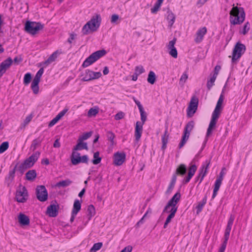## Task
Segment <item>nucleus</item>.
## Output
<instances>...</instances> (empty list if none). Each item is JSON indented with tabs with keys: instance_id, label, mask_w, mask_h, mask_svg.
Listing matches in <instances>:
<instances>
[{
	"instance_id": "obj_1",
	"label": "nucleus",
	"mask_w": 252,
	"mask_h": 252,
	"mask_svg": "<svg viewBox=\"0 0 252 252\" xmlns=\"http://www.w3.org/2000/svg\"><path fill=\"white\" fill-rule=\"evenodd\" d=\"M181 194L179 192L175 193L174 196L170 199L167 205L165 206L163 213H170L166 219L163 227L166 228L169 223L170 222L171 219H173L177 210V204L180 200Z\"/></svg>"
},
{
	"instance_id": "obj_2",
	"label": "nucleus",
	"mask_w": 252,
	"mask_h": 252,
	"mask_svg": "<svg viewBox=\"0 0 252 252\" xmlns=\"http://www.w3.org/2000/svg\"><path fill=\"white\" fill-rule=\"evenodd\" d=\"M224 99L222 93L220 94L219 100H218L217 105L214 110L211 121L210 122L208 128L207 129L206 136L208 137L211 135L213 129L215 127L217 122L219 119L222 110V104Z\"/></svg>"
},
{
	"instance_id": "obj_3",
	"label": "nucleus",
	"mask_w": 252,
	"mask_h": 252,
	"mask_svg": "<svg viewBox=\"0 0 252 252\" xmlns=\"http://www.w3.org/2000/svg\"><path fill=\"white\" fill-rule=\"evenodd\" d=\"M101 18L99 14H96L93 16L83 27L82 32L84 35L95 32L100 26Z\"/></svg>"
},
{
	"instance_id": "obj_4",
	"label": "nucleus",
	"mask_w": 252,
	"mask_h": 252,
	"mask_svg": "<svg viewBox=\"0 0 252 252\" xmlns=\"http://www.w3.org/2000/svg\"><path fill=\"white\" fill-rule=\"evenodd\" d=\"M245 13L242 7L233 6L230 11V22L231 25H240L245 20Z\"/></svg>"
},
{
	"instance_id": "obj_5",
	"label": "nucleus",
	"mask_w": 252,
	"mask_h": 252,
	"mask_svg": "<svg viewBox=\"0 0 252 252\" xmlns=\"http://www.w3.org/2000/svg\"><path fill=\"white\" fill-rule=\"evenodd\" d=\"M140 114L141 122L137 121L136 123L134 136L135 140L138 141L141 136L143 131V126L147 121V114L144 111V108L139 110Z\"/></svg>"
},
{
	"instance_id": "obj_6",
	"label": "nucleus",
	"mask_w": 252,
	"mask_h": 252,
	"mask_svg": "<svg viewBox=\"0 0 252 252\" xmlns=\"http://www.w3.org/2000/svg\"><path fill=\"white\" fill-rule=\"evenodd\" d=\"M44 28V25L39 22L27 21L25 25V31L32 35L37 33Z\"/></svg>"
},
{
	"instance_id": "obj_7",
	"label": "nucleus",
	"mask_w": 252,
	"mask_h": 252,
	"mask_svg": "<svg viewBox=\"0 0 252 252\" xmlns=\"http://www.w3.org/2000/svg\"><path fill=\"white\" fill-rule=\"evenodd\" d=\"M106 52L104 50L97 51L92 54L84 62L82 66L87 67L105 55Z\"/></svg>"
},
{
	"instance_id": "obj_8",
	"label": "nucleus",
	"mask_w": 252,
	"mask_h": 252,
	"mask_svg": "<svg viewBox=\"0 0 252 252\" xmlns=\"http://www.w3.org/2000/svg\"><path fill=\"white\" fill-rule=\"evenodd\" d=\"M234 219V216L231 215L225 230L224 241L220 249L219 252H224L225 251Z\"/></svg>"
},
{
	"instance_id": "obj_9",
	"label": "nucleus",
	"mask_w": 252,
	"mask_h": 252,
	"mask_svg": "<svg viewBox=\"0 0 252 252\" xmlns=\"http://www.w3.org/2000/svg\"><path fill=\"white\" fill-rule=\"evenodd\" d=\"M28 198V192L25 186L21 184L18 187L15 194V199L19 203H25Z\"/></svg>"
},
{
	"instance_id": "obj_10",
	"label": "nucleus",
	"mask_w": 252,
	"mask_h": 252,
	"mask_svg": "<svg viewBox=\"0 0 252 252\" xmlns=\"http://www.w3.org/2000/svg\"><path fill=\"white\" fill-rule=\"evenodd\" d=\"M40 155V152L37 151L33 154L29 158L26 159L23 163L19 166L21 170H24L32 167L37 161Z\"/></svg>"
},
{
	"instance_id": "obj_11",
	"label": "nucleus",
	"mask_w": 252,
	"mask_h": 252,
	"mask_svg": "<svg viewBox=\"0 0 252 252\" xmlns=\"http://www.w3.org/2000/svg\"><path fill=\"white\" fill-rule=\"evenodd\" d=\"M246 51V46L243 44L237 42L233 50L232 62H235L239 59Z\"/></svg>"
},
{
	"instance_id": "obj_12",
	"label": "nucleus",
	"mask_w": 252,
	"mask_h": 252,
	"mask_svg": "<svg viewBox=\"0 0 252 252\" xmlns=\"http://www.w3.org/2000/svg\"><path fill=\"white\" fill-rule=\"evenodd\" d=\"M71 161L73 165H76L80 163L88 164L89 158L87 155L80 156L78 152L73 151L70 157Z\"/></svg>"
},
{
	"instance_id": "obj_13",
	"label": "nucleus",
	"mask_w": 252,
	"mask_h": 252,
	"mask_svg": "<svg viewBox=\"0 0 252 252\" xmlns=\"http://www.w3.org/2000/svg\"><path fill=\"white\" fill-rule=\"evenodd\" d=\"M194 122L192 121H189L186 125L184 131V135L182 136V140L179 145V148H181L184 146L188 140L190 135V132L194 127Z\"/></svg>"
},
{
	"instance_id": "obj_14",
	"label": "nucleus",
	"mask_w": 252,
	"mask_h": 252,
	"mask_svg": "<svg viewBox=\"0 0 252 252\" xmlns=\"http://www.w3.org/2000/svg\"><path fill=\"white\" fill-rule=\"evenodd\" d=\"M43 68H41L36 73L35 77L32 80L31 85L32 89L34 94H37L39 92L38 84L40 81V78L43 73Z\"/></svg>"
},
{
	"instance_id": "obj_15",
	"label": "nucleus",
	"mask_w": 252,
	"mask_h": 252,
	"mask_svg": "<svg viewBox=\"0 0 252 252\" xmlns=\"http://www.w3.org/2000/svg\"><path fill=\"white\" fill-rule=\"evenodd\" d=\"M36 197L38 200L44 202L48 199V192L44 186H37L36 188Z\"/></svg>"
},
{
	"instance_id": "obj_16",
	"label": "nucleus",
	"mask_w": 252,
	"mask_h": 252,
	"mask_svg": "<svg viewBox=\"0 0 252 252\" xmlns=\"http://www.w3.org/2000/svg\"><path fill=\"white\" fill-rule=\"evenodd\" d=\"M225 168H223L220 173V175L219 177L217 179V180L215 181V185H214V188L213 190V193L212 195V199H214L216 195H217V192L218 190H219V189L221 185L222 181L223 179V176L224 175V170H225Z\"/></svg>"
},
{
	"instance_id": "obj_17",
	"label": "nucleus",
	"mask_w": 252,
	"mask_h": 252,
	"mask_svg": "<svg viewBox=\"0 0 252 252\" xmlns=\"http://www.w3.org/2000/svg\"><path fill=\"white\" fill-rule=\"evenodd\" d=\"M198 103V99L195 97H192L187 109V115L188 117H192L195 113L197 109Z\"/></svg>"
},
{
	"instance_id": "obj_18",
	"label": "nucleus",
	"mask_w": 252,
	"mask_h": 252,
	"mask_svg": "<svg viewBox=\"0 0 252 252\" xmlns=\"http://www.w3.org/2000/svg\"><path fill=\"white\" fill-rule=\"evenodd\" d=\"M126 155L124 153H115L114 155V164L117 166L121 165L125 161Z\"/></svg>"
},
{
	"instance_id": "obj_19",
	"label": "nucleus",
	"mask_w": 252,
	"mask_h": 252,
	"mask_svg": "<svg viewBox=\"0 0 252 252\" xmlns=\"http://www.w3.org/2000/svg\"><path fill=\"white\" fill-rule=\"evenodd\" d=\"M59 206L51 204L47 208V214L51 217H56L58 214Z\"/></svg>"
},
{
	"instance_id": "obj_20",
	"label": "nucleus",
	"mask_w": 252,
	"mask_h": 252,
	"mask_svg": "<svg viewBox=\"0 0 252 252\" xmlns=\"http://www.w3.org/2000/svg\"><path fill=\"white\" fill-rule=\"evenodd\" d=\"M13 61L11 58H8L3 61L0 64V71L3 74L6 70L10 66Z\"/></svg>"
},
{
	"instance_id": "obj_21",
	"label": "nucleus",
	"mask_w": 252,
	"mask_h": 252,
	"mask_svg": "<svg viewBox=\"0 0 252 252\" xmlns=\"http://www.w3.org/2000/svg\"><path fill=\"white\" fill-rule=\"evenodd\" d=\"M206 32L207 29L206 27H203L199 29L196 33V37L194 39L195 42L196 43H200L201 42Z\"/></svg>"
},
{
	"instance_id": "obj_22",
	"label": "nucleus",
	"mask_w": 252,
	"mask_h": 252,
	"mask_svg": "<svg viewBox=\"0 0 252 252\" xmlns=\"http://www.w3.org/2000/svg\"><path fill=\"white\" fill-rule=\"evenodd\" d=\"M18 221L21 225H28L30 224V219L26 215L20 213L18 216Z\"/></svg>"
},
{
	"instance_id": "obj_23",
	"label": "nucleus",
	"mask_w": 252,
	"mask_h": 252,
	"mask_svg": "<svg viewBox=\"0 0 252 252\" xmlns=\"http://www.w3.org/2000/svg\"><path fill=\"white\" fill-rule=\"evenodd\" d=\"M83 149L88 150L87 143L86 142H83V141H80V139H78V143L73 148V151L76 152V151L82 150Z\"/></svg>"
},
{
	"instance_id": "obj_24",
	"label": "nucleus",
	"mask_w": 252,
	"mask_h": 252,
	"mask_svg": "<svg viewBox=\"0 0 252 252\" xmlns=\"http://www.w3.org/2000/svg\"><path fill=\"white\" fill-rule=\"evenodd\" d=\"M187 172V167L184 164H181L177 168L175 173L173 175H176V179L177 180V175H184Z\"/></svg>"
},
{
	"instance_id": "obj_25",
	"label": "nucleus",
	"mask_w": 252,
	"mask_h": 252,
	"mask_svg": "<svg viewBox=\"0 0 252 252\" xmlns=\"http://www.w3.org/2000/svg\"><path fill=\"white\" fill-rule=\"evenodd\" d=\"M62 53L61 51L57 50L55 52H54L50 56V57L48 58V59L44 62V64L46 65H48L49 64L51 63L54 62L56 59L57 58L59 55L61 54Z\"/></svg>"
},
{
	"instance_id": "obj_26",
	"label": "nucleus",
	"mask_w": 252,
	"mask_h": 252,
	"mask_svg": "<svg viewBox=\"0 0 252 252\" xmlns=\"http://www.w3.org/2000/svg\"><path fill=\"white\" fill-rule=\"evenodd\" d=\"M72 183V181L70 179H66L58 182L55 185V187L60 188L61 187L65 188L70 186Z\"/></svg>"
},
{
	"instance_id": "obj_27",
	"label": "nucleus",
	"mask_w": 252,
	"mask_h": 252,
	"mask_svg": "<svg viewBox=\"0 0 252 252\" xmlns=\"http://www.w3.org/2000/svg\"><path fill=\"white\" fill-rule=\"evenodd\" d=\"M209 163H207L206 166H205V165L202 166V167L200 171V173L197 177V179H199V178H200V180L199 183H200L202 182L204 177L206 175V174L207 172V169L209 166Z\"/></svg>"
},
{
	"instance_id": "obj_28",
	"label": "nucleus",
	"mask_w": 252,
	"mask_h": 252,
	"mask_svg": "<svg viewBox=\"0 0 252 252\" xmlns=\"http://www.w3.org/2000/svg\"><path fill=\"white\" fill-rule=\"evenodd\" d=\"M36 172L35 170H30L26 174V178L28 181H33L36 177Z\"/></svg>"
},
{
	"instance_id": "obj_29",
	"label": "nucleus",
	"mask_w": 252,
	"mask_h": 252,
	"mask_svg": "<svg viewBox=\"0 0 252 252\" xmlns=\"http://www.w3.org/2000/svg\"><path fill=\"white\" fill-rule=\"evenodd\" d=\"M176 182V175H173L170 185L166 191V194H169L173 190Z\"/></svg>"
},
{
	"instance_id": "obj_30",
	"label": "nucleus",
	"mask_w": 252,
	"mask_h": 252,
	"mask_svg": "<svg viewBox=\"0 0 252 252\" xmlns=\"http://www.w3.org/2000/svg\"><path fill=\"white\" fill-rule=\"evenodd\" d=\"M15 168L13 170L10 171L8 177L5 178V182L7 183L8 186H9L10 184L12 182L14 178Z\"/></svg>"
},
{
	"instance_id": "obj_31",
	"label": "nucleus",
	"mask_w": 252,
	"mask_h": 252,
	"mask_svg": "<svg viewBox=\"0 0 252 252\" xmlns=\"http://www.w3.org/2000/svg\"><path fill=\"white\" fill-rule=\"evenodd\" d=\"M81 204L80 201L76 199L74 201L72 212L74 214H77L81 209Z\"/></svg>"
},
{
	"instance_id": "obj_32",
	"label": "nucleus",
	"mask_w": 252,
	"mask_h": 252,
	"mask_svg": "<svg viewBox=\"0 0 252 252\" xmlns=\"http://www.w3.org/2000/svg\"><path fill=\"white\" fill-rule=\"evenodd\" d=\"M93 71L87 70H86L85 74H84V76L82 78V80L84 81H89L93 80Z\"/></svg>"
},
{
	"instance_id": "obj_33",
	"label": "nucleus",
	"mask_w": 252,
	"mask_h": 252,
	"mask_svg": "<svg viewBox=\"0 0 252 252\" xmlns=\"http://www.w3.org/2000/svg\"><path fill=\"white\" fill-rule=\"evenodd\" d=\"M156 80V76L155 72L153 71H150L149 73L147 81L151 84H154Z\"/></svg>"
},
{
	"instance_id": "obj_34",
	"label": "nucleus",
	"mask_w": 252,
	"mask_h": 252,
	"mask_svg": "<svg viewBox=\"0 0 252 252\" xmlns=\"http://www.w3.org/2000/svg\"><path fill=\"white\" fill-rule=\"evenodd\" d=\"M207 202V196H205L203 198L202 200L199 202L198 204V205L196 206L197 209V213H199L201 211L203 207V206L205 205Z\"/></svg>"
},
{
	"instance_id": "obj_35",
	"label": "nucleus",
	"mask_w": 252,
	"mask_h": 252,
	"mask_svg": "<svg viewBox=\"0 0 252 252\" xmlns=\"http://www.w3.org/2000/svg\"><path fill=\"white\" fill-rule=\"evenodd\" d=\"M168 135L167 134V129L164 132V135L162 137V149L164 150L166 148V144L168 142Z\"/></svg>"
},
{
	"instance_id": "obj_36",
	"label": "nucleus",
	"mask_w": 252,
	"mask_h": 252,
	"mask_svg": "<svg viewBox=\"0 0 252 252\" xmlns=\"http://www.w3.org/2000/svg\"><path fill=\"white\" fill-rule=\"evenodd\" d=\"M167 19L169 21L170 26L171 27L175 22V16L171 11H170L167 12Z\"/></svg>"
},
{
	"instance_id": "obj_37",
	"label": "nucleus",
	"mask_w": 252,
	"mask_h": 252,
	"mask_svg": "<svg viewBox=\"0 0 252 252\" xmlns=\"http://www.w3.org/2000/svg\"><path fill=\"white\" fill-rule=\"evenodd\" d=\"M41 142L42 139H40L39 138L33 140L31 145V149L32 151H34L36 149L37 146L39 145Z\"/></svg>"
},
{
	"instance_id": "obj_38",
	"label": "nucleus",
	"mask_w": 252,
	"mask_h": 252,
	"mask_svg": "<svg viewBox=\"0 0 252 252\" xmlns=\"http://www.w3.org/2000/svg\"><path fill=\"white\" fill-rule=\"evenodd\" d=\"M94 159L92 160V162L94 164L96 165L99 163L101 161V158L99 157V153L96 152L94 154Z\"/></svg>"
},
{
	"instance_id": "obj_39",
	"label": "nucleus",
	"mask_w": 252,
	"mask_h": 252,
	"mask_svg": "<svg viewBox=\"0 0 252 252\" xmlns=\"http://www.w3.org/2000/svg\"><path fill=\"white\" fill-rule=\"evenodd\" d=\"M98 113V108L97 107H93L89 110L88 112V116L89 117L95 116Z\"/></svg>"
},
{
	"instance_id": "obj_40",
	"label": "nucleus",
	"mask_w": 252,
	"mask_h": 252,
	"mask_svg": "<svg viewBox=\"0 0 252 252\" xmlns=\"http://www.w3.org/2000/svg\"><path fill=\"white\" fill-rule=\"evenodd\" d=\"M87 211L88 212V215L89 216V219H90V218L94 216L95 214V208L94 205H89Z\"/></svg>"
},
{
	"instance_id": "obj_41",
	"label": "nucleus",
	"mask_w": 252,
	"mask_h": 252,
	"mask_svg": "<svg viewBox=\"0 0 252 252\" xmlns=\"http://www.w3.org/2000/svg\"><path fill=\"white\" fill-rule=\"evenodd\" d=\"M250 29V24L249 22H247L245 24L244 27H243V29L241 30H240V33L245 35L249 31Z\"/></svg>"
},
{
	"instance_id": "obj_42",
	"label": "nucleus",
	"mask_w": 252,
	"mask_h": 252,
	"mask_svg": "<svg viewBox=\"0 0 252 252\" xmlns=\"http://www.w3.org/2000/svg\"><path fill=\"white\" fill-rule=\"evenodd\" d=\"M188 78V75L187 74V72H185L183 75L181 76L180 81H179V84L181 86H183L184 85V84L186 82Z\"/></svg>"
},
{
	"instance_id": "obj_43",
	"label": "nucleus",
	"mask_w": 252,
	"mask_h": 252,
	"mask_svg": "<svg viewBox=\"0 0 252 252\" xmlns=\"http://www.w3.org/2000/svg\"><path fill=\"white\" fill-rule=\"evenodd\" d=\"M102 246V243L101 242L95 243L93 247L90 249V252H96V251L100 250Z\"/></svg>"
},
{
	"instance_id": "obj_44",
	"label": "nucleus",
	"mask_w": 252,
	"mask_h": 252,
	"mask_svg": "<svg viewBox=\"0 0 252 252\" xmlns=\"http://www.w3.org/2000/svg\"><path fill=\"white\" fill-rule=\"evenodd\" d=\"M217 76H213L210 78V80L208 81L207 83V86L209 90H210L211 87L214 85V82L217 78Z\"/></svg>"
},
{
	"instance_id": "obj_45",
	"label": "nucleus",
	"mask_w": 252,
	"mask_h": 252,
	"mask_svg": "<svg viewBox=\"0 0 252 252\" xmlns=\"http://www.w3.org/2000/svg\"><path fill=\"white\" fill-rule=\"evenodd\" d=\"M9 147V143L8 142H3L0 146V154L3 153L5 152Z\"/></svg>"
},
{
	"instance_id": "obj_46",
	"label": "nucleus",
	"mask_w": 252,
	"mask_h": 252,
	"mask_svg": "<svg viewBox=\"0 0 252 252\" xmlns=\"http://www.w3.org/2000/svg\"><path fill=\"white\" fill-rule=\"evenodd\" d=\"M32 79V75L30 73H27L25 75L24 78V83L25 85H28L31 80Z\"/></svg>"
},
{
	"instance_id": "obj_47",
	"label": "nucleus",
	"mask_w": 252,
	"mask_h": 252,
	"mask_svg": "<svg viewBox=\"0 0 252 252\" xmlns=\"http://www.w3.org/2000/svg\"><path fill=\"white\" fill-rule=\"evenodd\" d=\"M197 167L195 165L193 164L190 166L189 170L188 175L192 177L195 171H196Z\"/></svg>"
},
{
	"instance_id": "obj_48",
	"label": "nucleus",
	"mask_w": 252,
	"mask_h": 252,
	"mask_svg": "<svg viewBox=\"0 0 252 252\" xmlns=\"http://www.w3.org/2000/svg\"><path fill=\"white\" fill-rule=\"evenodd\" d=\"M92 131H90L86 133H84L79 138V139H80V141H83L84 140H87V139L90 138L92 136Z\"/></svg>"
},
{
	"instance_id": "obj_49",
	"label": "nucleus",
	"mask_w": 252,
	"mask_h": 252,
	"mask_svg": "<svg viewBox=\"0 0 252 252\" xmlns=\"http://www.w3.org/2000/svg\"><path fill=\"white\" fill-rule=\"evenodd\" d=\"M145 69L143 68V66L139 65L135 67V73L139 75L140 74L144 72Z\"/></svg>"
},
{
	"instance_id": "obj_50",
	"label": "nucleus",
	"mask_w": 252,
	"mask_h": 252,
	"mask_svg": "<svg viewBox=\"0 0 252 252\" xmlns=\"http://www.w3.org/2000/svg\"><path fill=\"white\" fill-rule=\"evenodd\" d=\"M107 137L108 139L110 141L111 144H114V139L115 137V134L111 131H108L107 133Z\"/></svg>"
},
{
	"instance_id": "obj_51",
	"label": "nucleus",
	"mask_w": 252,
	"mask_h": 252,
	"mask_svg": "<svg viewBox=\"0 0 252 252\" xmlns=\"http://www.w3.org/2000/svg\"><path fill=\"white\" fill-rule=\"evenodd\" d=\"M176 41V38H174L173 40L169 42V43L167 46V48L169 50H171V49H174V48H175L174 45L175 44Z\"/></svg>"
},
{
	"instance_id": "obj_52",
	"label": "nucleus",
	"mask_w": 252,
	"mask_h": 252,
	"mask_svg": "<svg viewBox=\"0 0 252 252\" xmlns=\"http://www.w3.org/2000/svg\"><path fill=\"white\" fill-rule=\"evenodd\" d=\"M169 54L174 58H177L178 56L177 50L176 48L171 49L169 51Z\"/></svg>"
},
{
	"instance_id": "obj_53",
	"label": "nucleus",
	"mask_w": 252,
	"mask_h": 252,
	"mask_svg": "<svg viewBox=\"0 0 252 252\" xmlns=\"http://www.w3.org/2000/svg\"><path fill=\"white\" fill-rule=\"evenodd\" d=\"M124 116L125 113L122 111H120L115 115V119L116 120H120L124 118Z\"/></svg>"
},
{
	"instance_id": "obj_54",
	"label": "nucleus",
	"mask_w": 252,
	"mask_h": 252,
	"mask_svg": "<svg viewBox=\"0 0 252 252\" xmlns=\"http://www.w3.org/2000/svg\"><path fill=\"white\" fill-rule=\"evenodd\" d=\"M68 110V109L65 108L62 111H61L56 116L60 120L65 114Z\"/></svg>"
},
{
	"instance_id": "obj_55",
	"label": "nucleus",
	"mask_w": 252,
	"mask_h": 252,
	"mask_svg": "<svg viewBox=\"0 0 252 252\" xmlns=\"http://www.w3.org/2000/svg\"><path fill=\"white\" fill-rule=\"evenodd\" d=\"M60 119L58 118L57 116H56L52 121H50L49 123L48 126L49 127H52L53 126H54L59 121Z\"/></svg>"
},
{
	"instance_id": "obj_56",
	"label": "nucleus",
	"mask_w": 252,
	"mask_h": 252,
	"mask_svg": "<svg viewBox=\"0 0 252 252\" xmlns=\"http://www.w3.org/2000/svg\"><path fill=\"white\" fill-rule=\"evenodd\" d=\"M119 19V16L117 14H113L111 16V22L112 24L116 23V22Z\"/></svg>"
},
{
	"instance_id": "obj_57",
	"label": "nucleus",
	"mask_w": 252,
	"mask_h": 252,
	"mask_svg": "<svg viewBox=\"0 0 252 252\" xmlns=\"http://www.w3.org/2000/svg\"><path fill=\"white\" fill-rule=\"evenodd\" d=\"M160 7V5H158L157 4V3H155L154 7L151 8V12L153 13H156L159 9V7Z\"/></svg>"
},
{
	"instance_id": "obj_58",
	"label": "nucleus",
	"mask_w": 252,
	"mask_h": 252,
	"mask_svg": "<svg viewBox=\"0 0 252 252\" xmlns=\"http://www.w3.org/2000/svg\"><path fill=\"white\" fill-rule=\"evenodd\" d=\"M32 118V115H29L27 116L24 122V126H26L27 125H28L31 121Z\"/></svg>"
},
{
	"instance_id": "obj_59",
	"label": "nucleus",
	"mask_w": 252,
	"mask_h": 252,
	"mask_svg": "<svg viewBox=\"0 0 252 252\" xmlns=\"http://www.w3.org/2000/svg\"><path fill=\"white\" fill-rule=\"evenodd\" d=\"M220 69L221 67L220 65H216L214 69V73L213 75L217 76Z\"/></svg>"
},
{
	"instance_id": "obj_60",
	"label": "nucleus",
	"mask_w": 252,
	"mask_h": 252,
	"mask_svg": "<svg viewBox=\"0 0 252 252\" xmlns=\"http://www.w3.org/2000/svg\"><path fill=\"white\" fill-rule=\"evenodd\" d=\"M101 76V73L100 72H94L93 71V79H98Z\"/></svg>"
},
{
	"instance_id": "obj_61",
	"label": "nucleus",
	"mask_w": 252,
	"mask_h": 252,
	"mask_svg": "<svg viewBox=\"0 0 252 252\" xmlns=\"http://www.w3.org/2000/svg\"><path fill=\"white\" fill-rule=\"evenodd\" d=\"M132 248L130 246H128L123 249L120 252H131Z\"/></svg>"
},
{
	"instance_id": "obj_62",
	"label": "nucleus",
	"mask_w": 252,
	"mask_h": 252,
	"mask_svg": "<svg viewBox=\"0 0 252 252\" xmlns=\"http://www.w3.org/2000/svg\"><path fill=\"white\" fill-rule=\"evenodd\" d=\"M133 100L135 102V103L136 104V105H137L139 110L143 109L142 105H141V104L140 103V102L139 100L136 99L135 98H133Z\"/></svg>"
},
{
	"instance_id": "obj_63",
	"label": "nucleus",
	"mask_w": 252,
	"mask_h": 252,
	"mask_svg": "<svg viewBox=\"0 0 252 252\" xmlns=\"http://www.w3.org/2000/svg\"><path fill=\"white\" fill-rule=\"evenodd\" d=\"M208 0H198L196 3V4L198 6L201 7L203 5H204Z\"/></svg>"
},
{
	"instance_id": "obj_64",
	"label": "nucleus",
	"mask_w": 252,
	"mask_h": 252,
	"mask_svg": "<svg viewBox=\"0 0 252 252\" xmlns=\"http://www.w3.org/2000/svg\"><path fill=\"white\" fill-rule=\"evenodd\" d=\"M54 147L55 148H59L60 147V143L59 142V140L58 139H57L54 142Z\"/></svg>"
}]
</instances>
